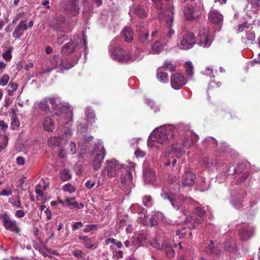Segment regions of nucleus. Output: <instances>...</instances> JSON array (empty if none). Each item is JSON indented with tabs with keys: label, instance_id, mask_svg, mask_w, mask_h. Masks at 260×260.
Instances as JSON below:
<instances>
[{
	"label": "nucleus",
	"instance_id": "9",
	"mask_svg": "<svg viewBox=\"0 0 260 260\" xmlns=\"http://www.w3.org/2000/svg\"><path fill=\"white\" fill-rule=\"evenodd\" d=\"M123 169L122 165L120 164L115 159L106 161V169L107 176L110 178L116 177L119 171Z\"/></svg>",
	"mask_w": 260,
	"mask_h": 260
},
{
	"label": "nucleus",
	"instance_id": "25",
	"mask_svg": "<svg viewBox=\"0 0 260 260\" xmlns=\"http://www.w3.org/2000/svg\"><path fill=\"white\" fill-rule=\"evenodd\" d=\"M77 43L75 42H69L67 43L62 48L61 52L62 54L68 55L70 53L73 52L77 46Z\"/></svg>",
	"mask_w": 260,
	"mask_h": 260
},
{
	"label": "nucleus",
	"instance_id": "10",
	"mask_svg": "<svg viewBox=\"0 0 260 260\" xmlns=\"http://www.w3.org/2000/svg\"><path fill=\"white\" fill-rule=\"evenodd\" d=\"M95 151H99L100 152L96 155L92 162V166L94 169L97 170L101 166L103 160L106 155V151L101 141H98L95 144Z\"/></svg>",
	"mask_w": 260,
	"mask_h": 260
},
{
	"label": "nucleus",
	"instance_id": "42",
	"mask_svg": "<svg viewBox=\"0 0 260 260\" xmlns=\"http://www.w3.org/2000/svg\"><path fill=\"white\" fill-rule=\"evenodd\" d=\"M138 34L148 30L147 25L144 22H140L136 26Z\"/></svg>",
	"mask_w": 260,
	"mask_h": 260
},
{
	"label": "nucleus",
	"instance_id": "35",
	"mask_svg": "<svg viewBox=\"0 0 260 260\" xmlns=\"http://www.w3.org/2000/svg\"><path fill=\"white\" fill-rule=\"evenodd\" d=\"M8 201L9 203H10L13 206L15 207L19 208H22V205L19 197L10 198L8 199Z\"/></svg>",
	"mask_w": 260,
	"mask_h": 260
},
{
	"label": "nucleus",
	"instance_id": "40",
	"mask_svg": "<svg viewBox=\"0 0 260 260\" xmlns=\"http://www.w3.org/2000/svg\"><path fill=\"white\" fill-rule=\"evenodd\" d=\"M62 190L64 191L69 192L70 193L75 192L76 187L70 183H67L62 186Z\"/></svg>",
	"mask_w": 260,
	"mask_h": 260
},
{
	"label": "nucleus",
	"instance_id": "34",
	"mask_svg": "<svg viewBox=\"0 0 260 260\" xmlns=\"http://www.w3.org/2000/svg\"><path fill=\"white\" fill-rule=\"evenodd\" d=\"M14 185H7L6 187L4 188L1 192L0 196H9L13 193Z\"/></svg>",
	"mask_w": 260,
	"mask_h": 260
},
{
	"label": "nucleus",
	"instance_id": "56",
	"mask_svg": "<svg viewBox=\"0 0 260 260\" xmlns=\"http://www.w3.org/2000/svg\"><path fill=\"white\" fill-rule=\"evenodd\" d=\"M185 229H186V228L183 227L181 230H178L176 233V235L178 236V237L180 238H183L185 234V232H184Z\"/></svg>",
	"mask_w": 260,
	"mask_h": 260
},
{
	"label": "nucleus",
	"instance_id": "14",
	"mask_svg": "<svg viewBox=\"0 0 260 260\" xmlns=\"http://www.w3.org/2000/svg\"><path fill=\"white\" fill-rule=\"evenodd\" d=\"M2 219L4 226L7 230L15 233H18L20 232V229L17 225L16 221L11 219L7 214L2 215Z\"/></svg>",
	"mask_w": 260,
	"mask_h": 260
},
{
	"label": "nucleus",
	"instance_id": "61",
	"mask_svg": "<svg viewBox=\"0 0 260 260\" xmlns=\"http://www.w3.org/2000/svg\"><path fill=\"white\" fill-rule=\"evenodd\" d=\"M213 69H211L209 67H207L205 69V70L203 72H202L203 74L204 75H205L206 76H211V75L213 74Z\"/></svg>",
	"mask_w": 260,
	"mask_h": 260
},
{
	"label": "nucleus",
	"instance_id": "19",
	"mask_svg": "<svg viewBox=\"0 0 260 260\" xmlns=\"http://www.w3.org/2000/svg\"><path fill=\"white\" fill-rule=\"evenodd\" d=\"M143 178L145 183H152L155 180V173L149 167H146L143 171Z\"/></svg>",
	"mask_w": 260,
	"mask_h": 260
},
{
	"label": "nucleus",
	"instance_id": "4",
	"mask_svg": "<svg viewBox=\"0 0 260 260\" xmlns=\"http://www.w3.org/2000/svg\"><path fill=\"white\" fill-rule=\"evenodd\" d=\"M116 39L113 40L109 46V51L111 53L112 58L119 62H132L141 58V54L139 51L135 52L134 56L131 55L128 52L124 51L119 47H116L112 52L113 47L115 45Z\"/></svg>",
	"mask_w": 260,
	"mask_h": 260
},
{
	"label": "nucleus",
	"instance_id": "48",
	"mask_svg": "<svg viewBox=\"0 0 260 260\" xmlns=\"http://www.w3.org/2000/svg\"><path fill=\"white\" fill-rule=\"evenodd\" d=\"M146 103L151 108L154 110V112H157L159 111L160 108L158 106H157L155 105L154 102L151 100L147 99L146 101Z\"/></svg>",
	"mask_w": 260,
	"mask_h": 260
},
{
	"label": "nucleus",
	"instance_id": "58",
	"mask_svg": "<svg viewBox=\"0 0 260 260\" xmlns=\"http://www.w3.org/2000/svg\"><path fill=\"white\" fill-rule=\"evenodd\" d=\"M8 139L7 136H5L4 142L0 144V152L2 151L7 146Z\"/></svg>",
	"mask_w": 260,
	"mask_h": 260
},
{
	"label": "nucleus",
	"instance_id": "28",
	"mask_svg": "<svg viewBox=\"0 0 260 260\" xmlns=\"http://www.w3.org/2000/svg\"><path fill=\"white\" fill-rule=\"evenodd\" d=\"M121 35L122 37H123L124 40L126 42H130L133 40V32L132 30V29L129 27H125L122 32Z\"/></svg>",
	"mask_w": 260,
	"mask_h": 260
},
{
	"label": "nucleus",
	"instance_id": "46",
	"mask_svg": "<svg viewBox=\"0 0 260 260\" xmlns=\"http://www.w3.org/2000/svg\"><path fill=\"white\" fill-rule=\"evenodd\" d=\"M12 47H10L3 54V57L6 61H10L12 57L11 52L12 50Z\"/></svg>",
	"mask_w": 260,
	"mask_h": 260
},
{
	"label": "nucleus",
	"instance_id": "5",
	"mask_svg": "<svg viewBox=\"0 0 260 260\" xmlns=\"http://www.w3.org/2000/svg\"><path fill=\"white\" fill-rule=\"evenodd\" d=\"M65 129L62 133L57 137H50L48 140V144L51 146H57L59 147L61 150L59 153V156L61 158H63L66 156V153L63 149V146L66 144L69 139L72 136V130L70 128L71 126L65 125L63 126Z\"/></svg>",
	"mask_w": 260,
	"mask_h": 260
},
{
	"label": "nucleus",
	"instance_id": "50",
	"mask_svg": "<svg viewBox=\"0 0 260 260\" xmlns=\"http://www.w3.org/2000/svg\"><path fill=\"white\" fill-rule=\"evenodd\" d=\"M162 217V214L161 213L157 212V215H153L150 219V222L151 224V225H154L157 224V221L155 219V218H157L158 219L161 218Z\"/></svg>",
	"mask_w": 260,
	"mask_h": 260
},
{
	"label": "nucleus",
	"instance_id": "1",
	"mask_svg": "<svg viewBox=\"0 0 260 260\" xmlns=\"http://www.w3.org/2000/svg\"><path fill=\"white\" fill-rule=\"evenodd\" d=\"M49 103L54 110V114L58 117L57 119L60 126H71L72 124V111L68 104L62 103L59 97H50L43 99L35 104V108L45 112L50 111Z\"/></svg>",
	"mask_w": 260,
	"mask_h": 260
},
{
	"label": "nucleus",
	"instance_id": "11",
	"mask_svg": "<svg viewBox=\"0 0 260 260\" xmlns=\"http://www.w3.org/2000/svg\"><path fill=\"white\" fill-rule=\"evenodd\" d=\"M195 44V37L193 33L187 32L184 34L180 40L179 47L183 50L192 48Z\"/></svg>",
	"mask_w": 260,
	"mask_h": 260
},
{
	"label": "nucleus",
	"instance_id": "43",
	"mask_svg": "<svg viewBox=\"0 0 260 260\" xmlns=\"http://www.w3.org/2000/svg\"><path fill=\"white\" fill-rule=\"evenodd\" d=\"M166 242L161 243V241L160 240H158L157 239H154L151 243V245L156 248L157 249H160L164 248V244H165Z\"/></svg>",
	"mask_w": 260,
	"mask_h": 260
},
{
	"label": "nucleus",
	"instance_id": "63",
	"mask_svg": "<svg viewBox=\"0 0 260 260\" xmlns=\"http://www.w3.org/2000/svg\"><path fill=\"white\" fill-rule=\"evenodd\" d=\"M135 154L137 157H143L145 155V153L139 148L136 150Z\"/></svg>",
	"mask_w": 260,
	"mask_h": 260
},
{
	"label": "nucleus",
	"instance_id": "53",
	"mask_svg": "<svg viewBox=\"0 0 260 260\" xmlns=\"http://www.w3.org/2000/svg\"><path fill=\"white\" fill-rule=\"evenodd\" d=\"M77 152V147L76 144L71 141L69 144V153L74 154Z\"/></svg>",
	"mask_w": 260,
	"mask_h": 260
},
{
	"label": "nucleus",
	"instance_id": "31",
	"mask_svg": "<svg viewBox=\"0 0 260 260\" xmlns=\"http://www.w3.org/2000/svg\"><path fill=\"white\" fill-rule=\"evenodd\" d=\"M164 245L163 249H164L167 256L169 258H172L175 256V252L172 248L167 243H165Z\"/></svg>",
	"mask_w": 260,
	"mask_h": 260
},
{
	"label": "nucleus",
	"instance_id": "18",
	"mask_svg": "<svg viewBox=\"0 0 260 260\" xmlns=\"http://www.w3.org/2000/svg\"><path fill=\"white\" fill-rule=\"evenodd\" d=\"M28 26L25 20L21 21L15 27L13 34V37L16 39L19 38L22 35L23 31L27 30Z\"/></svg>",
	"mask_w": 260,
	"mask_h": 260
},
{
	"label": "nucleus",
	"instance_id": "17",
	"mask_svg": "<svg viewBox=\"0 0 260 260\" xmlns=\"http://www.w3.org/2000/svg\"><path fill=\"white\" fill-rule=\"evenodd\" d=\"M78 1L79 0H70L69 1L66 11L70 16H75L78 14L79 11Z\"/></svg>",
	"mask_w": 260,
	"mask_h": 260
},
{
	"label": "nucleus",
	"instance_id": "7",
	"mask_svg": "<svg viewBox=\"0 0 260 260\" xmlns=\"http://www.w3.org/2000/svg\"><path fill=\"white\" fill-rule=\"evenodd\" d=\"M135 164L133 162H129L128 167L129 170H126L124 174H122L120 178V187L122 189H131L133 186V177L132 173L135 171Z\"/></svg>",
	"mask_w": 260,
	"mask_h": 260
},
{
	"label": "nucleus",
	"instance_id": "13",
	"mask_svg": "<svg viewBox=\"0 0 260 260\" xmlns=\"http://www.w3.org/2000/svg\"><path fill=\"white\" fill-rule=\"evenodd\" d=\"M199 37L200 46L204 48H207L211 45L212 37L211 35L209 34L208 29L203 28L201 30L199 34Z\"/></svg>",
	"mask_w": 260,
	"mask_h": 260
},
{
	"label": "nucleus",
	"instance_id": "60",
	"mask_svg": "<svg viewBox=\"0 0 260 260\" xmlns=\"http://www.w3.org/2000/svg\"><path fill=\"white\" fill-rule=\"evenodd\" d=\"M24 15L23 12H20L17 13L14 17L13 20L12 21V23H16L20 18L23 17Z\"/></svg>",
	"mask_w": 260,
	"mask_h": 260
},
{
	"label": "nucleus",
	"instance_id": "33",
	"mask_svg": "<svg viewBox=\"0 0 260 260\" xmlns=\"http://www.w3.org/2000/svg\"><path fill=\"white\" fill-rule=\"evenodd\" d=\"M157 79L160 82L165 83L168 82V75L166 73L162 72H158L157 74Z\"/></svg>",
	"mask_w": 260,
	"mask_h": 260
},
{
	"label": "nucleus",
	"instance_id": "37",
	"mask_svg": "<svg viewBox=\"0 0 260 260\" xmlns=\"http://www.w3.org/2000/svg\"><path fill=\"white\" fill-rule=\"evenodd\" d=\"M199 185L200 187V190L204 191L207 190L209 187V184L208 181H206V179L204 178H201L199 182Z\"/></svg>",
	"mask_w": 260,
	"mask_h": 260
},
{
	"label": "nucleus",
	"instance_id": "21",
	"mask_svg": "<svg viewBox=\"0 0 260 260\" xmlns=\"http://www.w3.org/2000/svg\"><path fill=\"white\" fill-rule=\"evenodd\" d=\"M195 174L189 171L186 172L183 176L182 179V184L184 186H190L194 183Z\"/></svg>",
	"mask_w": 260,
	"mask_h": 260
},
{
	"label": "nucleus",
	"instance_id": "2",
	"mask_svg": "<svg viewBox=\"0 0 260 260\" xmlns=\"http://www.w3.org/2000/svg\"><path fill=\"white\" fill-rule=\"evenodd\" d=\"M152 1L158 11V15L159 19L164 20L167 25L166 27L162 29L160 38L164 41L168 42L171 40L175 33V30L172 28L174 20V7L173 6H169L166 11H162L161 0H152Z\"/></svg>",
	"mask_w": 260,
	"mask_h": 260
},
{
	"label": "nucleus",
	"instance_id": "32",
	"mask_svg": "<svg viewBox=\"0 0 260 260\" xmlns=\"http://www.w3.org/2000/svg\"><path fill=\"white\" fill-rule=\"evenodd\" d=\"M72 175L70 171L67 169H63L60 172V179L64 181H68L71 179Z\"/></svg>",
	"mask_w": 260,
	"mask_h": 260
},
{
	"label": "nucleus",
	"instance_id": "26",
	"mask_svg": "<svg viewBox=\"0 0 260 260\" xmlns=\"http://www.w3.org/2000/svg\"><path fill=\"white\" fill-rule=\"evenodd\" d=\"M65 203L68 204V206L71 209H82L84 207L83 203H79L75 201L74 198H67L65 200Z\"/></svg>",
	"mask_w": 260,
	"mask_h": 260
},
{
	"label": "nucleus",
	"instance_id": "44",
	"mask_svg": "<svg viewBox=\"0 0 260 260\" xmlns=\"http://www.w3.org/2000/svg\"><path fill=\"white\" fill-rule=\"evenodd\" d=\"M146 211L145 209H143L141 213H139V221L142 223L146 224L147 217L145 213Z\"/></svg>",
	"mask_w": 260,
	"mask_h": 260
},
{
	"label": "nucleus",
	"instance_id": "38",
	"mask_svg": "<svg viewBox=\"0 0 260 260\" xmlns=\"http://www.w3.org/2000/svg\"><path fill=\"white\" fill-rule=\"evenodd\" d=\"M162 50V45L159 41L155 42L152 47L153 53H159Z\"/></svg>",
	"mask_w": 260,
	"mask_h": 260
},
{
	"label": "nucleus",
	"instance_id": "23",
	"mask_svg": "<svg viewBox=\"0 0 260 260\" xmlns=\"http://www.w3.org/2000/svg\"><path fill=\"white\" fill-rule=\"evenodd\" d=\"M206 248L207 251H209L211 253L218 254L220 251L221 250V246L222 245L221 244L216 245L215 247H214V244L212 241L211 240H207L205 242Z\"/></svg>",
	"mask_w": 260,
	"mask_h": 260
},
{
	"label": "nucleus",
	"instance_id": "22",
	"mask_svg": "<svg viewBox=\"0 0 260 260\" xmlns=\"http://www.w3.org/2000/svg\"><path fill=\"white\" fill-rule=\"evenodd\" d=\"M43 128L47 132H52L54 129V121L49 116L46 117L42 121Z\"/></svg>",
	"mask_w": 260,
	"mask_h": 260
},
{
	"label": "nucleus",
	"instance_id": "6",
	"mask_svg": "<svg viewBox=\"0 0 260 260\" xmlns=\"http://www.w3.org/2000/svg\"><path fill=\"white\" fill-rule=\"evenodd\" d=\"M161 197L164 200H168L173 208L176 210L181 208L183 203H189L191 201L190 198H185L182 195L177 196L172 192H168V190L166 188L162 189Z\"/></svg>",
	"mask_w": 260,
	"mask_h": 260
},
{
	"label": "nucleus",
	"instance_id": "36",
	"mask_svg": "<svg viewBox=\"0 0 260 260\" xmlns=\"http://www.w3.org/2000/svg\"><path fill=\"white\" fill-rule=\"evenodd\" d=\"M79 239L82 240L87 248H92L93 246V241L86 236H80Z\"/></svg>",
	"mask_w": 260,
	"mask_h": 260
},
{
	"label": "nucleus",
	"instance_id": "52",
	"mask_svg": "<svg viewBox=\"0 0 260 260\" xmlns=\"http://www.w3.org/2000/svg\"><path fill=\"white\" fill-rule=\"evenodd\" d=\"M36 143L35 140L31 139H27L24 142L23 146L25 148H29Z\"/></svg>",
	"mask_w": 260,
	"mask_h": 260
},
{
	"label": "nucleus",
	"instance_id": "27",
	"mask_svg": "<svg viewBox=\"0 0 260 260\" xmlns=\"http://www.w3.org/2000/svg\"><path fill=\"white\" fill-rule=\"evenodd\" d=\"M183 67L187 77L191 79L194 74V67L192 62L186 61L184 63Z\"/></svg>",
	"mask_w": 260,
	"mask_h": 260
},
{
	"label": "nucleus",
	"instance_id": "41",
	"mask_svg": "<svg viewBox=\"0 0 260 260\" xmlns=\"http://www.w3.org/2000/svg\"><path fill=\"white\" fill-rule=\"evenodd\" d=\"M193 143V141L188 137H184L182 140V145L183 147L188 148L190 147Z\"/></svg>",
	"mask_w": 260,
	"mask_h": 260
},
{
	"label": "nucleus",
	"instance_id": "3",
	"mask_svg": "<svg viewBox=\"0 0 260 260\" xmlns=\"http://www.w3.org/2000/svg\"><path fill=\"white\" fill-rule=\"evenodd\" d=\"M177 131L172 126L161 127L154 129L149 137L147 141L148 147L159 149V146L155 142L160 144H165L169 140L174 139Z\"/></svg>",
	"mask_w": 260,
	"mask_h": 260
},
{
	"label": "nucleus",
	"instance_id": "16",
	"mask_svg": "<svg viewBox=\"0 0 260 260\" xmlns=\"http://www.w3.org/2000/svg\"><path fill=\"white\" fill-rule=\"evenodd\" d=\"M201 14L199 9L192 6H186L184 10V15L187 20H191L198 18Z\"/></svg>",
	"mask_w": 260,
	"mask_h": 260
},
{
	"label": "nucleus",
	"instance_id": "8",
	"mask_svg": "<svg viewBox=\"0 0 260 260\" xmlns=\"http://www.w3.org/2000/svg\"><path fill=\"white\" fill-rule=\"evenodd\" d=\"M185 151L183 147L177 143H174L172 145V148L170 152L169 151L166 152L164 154V159L163 162L166 166H169L171 164V160L170 159L173 158L174 155L178 157L185 153Z\"/></svg>",
	"mask_w": 260,
	"mask_h": 260
},
{
	"label": "nucleus",
	"instance_id": "24",
	"mask_svg": "<svg viewBox=\"0 0 260 260\" xmlns=\"http://www.w3.org/2000/svg\"><path fill=\"white\" fill-rule=\"evenodd\" d=\"M130 16L136 14L139 17L143 18L146 16V12L140 6L131 8L129 12Z\"/></svg>",
	"mask_w": 260,
	"mask_h": 260
},
{
	"label": "nucleus",
	"instance_id": "15",
	"mask_svg": "<svg viewBox=\"0 0 260 260\" xmlns=\"http://www.w3.org/2000/svg\"><path fill=\"white\" fill-rule=\"evenodd\" d=\"M50 62L52 65V69H56L59 67L61 71L70 69L74 65V64H64L58 55H54L50 59Z\"/></svg>",
	"mask_w": 260,
	"mask_h": 260
},
{
	"label": "nucleus",
	"instance_id": "49",
	"mask_svg": "<svg viewBox=\"0 0 260 260\" xmlns=\"http://www.w3.org/2000/svg\"><path fill=\"white\" fill-rule=\"evenodd\" d=\"M19 126V121L17 116H11V127L13 129H15Z\"/></svg>",
	"mask_w": 260,
	"mask_h": 260
},
{
	"label": "nucleus",
	"instance_id": "20",
	"mask_svg": "<svg viewBox=\"0 0 260 260\" xmlns=\"http://www.w3.org/2000/svg\"><path fill=\"white\" fill-rule=\"evenodd\" d=\"M210 21L215 24H220L223 20L222 15L217 10H211L208 14Z\"/></svg>",
	"mask_w": 260,
	"mask_h": 260
},
{
	"label": "nucleus",
	"instance_id": "57",
	"mask_svg": "<svg viewBox=\"0 0 260 260\" xmlns=\"http://www.w3.org/2000/svg\"><path fill=\"white\" fill-rule=\"evenodd\" d=\"M195 213L198 216L202 217L204 214L205 211L204 210L202 209L200 207H197L195 210Z\"/></svg>",
	"mask_w": 260,
	"mask_h": 260
},
{
	"label": "nucleus",
	"instance_id": "51",
	"mask_svg": "<svg viewBox=\"0 0 260 260\" xmlns=\"http://www.w3.org/2000/svg\"><path fill=\"white\" fill-rule=\"evenodd\" d=\"M85 115L89 119H92L95 117V115L92 109L90 107L86 108L85 111Z\"/></svg>",
	"mask_w": 260,
	"mask_h": 260
},
{
	"label": "nucleus",
	"instance_id": "54",
	"mask_svg": "<svg viewBox=\"0 0 260 260\" xmlns=\"http://www.w3.org/2000/svg\"><path fill=\"white\" fill-rule=\"evenodd\" d=\"M164 67L165 69L168 70L170 71H173L175 69V66L169 61L165 62Z\"/></svg>",
	"mask_w": 260,
	"mask_h": 260
},
{
	"label": "nucleus",
	"instance_id": "59",
	"mask_svg": "<svg viewBox=\"0 0 260 260\" xmlns=\"http://www.w3.org/2000/svg\"><path fill=\"white\" fill-rule=\"evenodd\" d=\"M249 28V25H248L246 23H245L243 24L240 25L239 26V28L237 29L238 32H241L243 31L246 28Z\"/></svg>",
	"mask_w": 260,
	"mask_h": 260
},
{
	"label": "nucleus",
	"instance_id": "29",
	"mask_svg": "<svg viewBox=\"0 0 260 260\" xmlns=\"http://www.w3.org/2000/svg\"><path fill=\"white\" fill-rule=\"evenodd\" d=\"M253 232L252 228L247 227L240 232V237L243 240H247L252 236Z\"/></svg>",
	"mask_w": 260,
	"mask_h": 260
},
{
	"label": "nucleus",
	"instance_id": "64",
	"mask_svg": "<svg viewBox=\"0 0 260 260\" xmlns=\"http://www.w3.org/2000/svg\"><path fill=\"white\" fill-rule=\"evenodd\" d=\"M83 225V223L81 221L76 222L72 226V229L73 231H76L80 227Z\"/></svg>",
	"mask_w": 260,
	"mask_h": 260
},
{
	"label": "nucleus",
	"instance_id": "55",
	"mask_svg": "<svg viewBox=\"0 0 260 260\" xmlns=\"http://www.w3.org/2000/svg\"><path fill=\"white\" fill-rule=\"evenodd\" d=\"M36 192L40 197L44 196V190L42 188L41 184H38L35 188Z\"/></svg>",
	"mask_w": 260,
	"mask_h": 260
},
{
	"label": "nucleus",
	"instance_id": "47",
	"mask_svg": "<svg viewBox=\"0 0 260 260\" xmlns=\"http://www.w3.org/2000/svg\"><path fill=\"white\" fill-rule=\"evenodd\" d=\"M10 79L9 76L7 74H4L0 79V86H6Z\"/></svg>",
	"mask_w": 260,
	"mask_h": 260
},
{
	"label": "nucleus",
	"instance_id": "12",
	"mask_svg": "<svg viewBox=\"0 0 260 260\" xmlns=\"http://www.w3.org/2000/svg\"><path fill=\"white\" fill-rule=\"evenodd\" d=\"M170 82L173 88L178 90L186 84L187 80L183 75L175 73L171 76Z\"/></svg>",
	"mask_w": 260,
	"mask_h": 260
},
{
	"label": "nucleus",
	"instance_id": "30",
	"mask_svg": "<svg viewBox=\"0 0 260 260\" xmlns=\"http://www.w3.org/2000/svg\"><path fill=\"white\" fill-rule=\"evenodd\" d=\"M221 245V248L223 247L224 250L232 252H234L236 250V246L234 240H228Z\"/></svg>",
	"mask_w": 260,
	"mask_h": 260
},
{
	"label": "nucleus",
	"instance_id": "62",
	"mask_svg": "<svg viewBox=\"0 0 260 260\" xmlns=\"http://www.w3.org/2000/svg\"><path fill=\"white\" fill-rule=\"evenodd\" d=\"M246 39L248 41H253L255 39V34L253 31H249L247 34Z\"/></svg>",
	"mask_w": 260,
	"mask_h": 260
},
{
	"label": "nucleus",
	"instance_id": "45",
	"mask_svg": "<svg viewBox=\"0 0 260 260\" xmlns=\"http://www.w3.org/2000/svg\"><path fill=\"white\" fill-rule=\"evenodd\" d=\"M215 162L209 158H205L203 159V165L206 168H210L213 166Z\"/></svg>",
	"mask_w": 260,
	"mask_h": 260
},
{
	"label": "nucleus",
	"instance_id": "39",
	"mask_svg": "<svg viewBox=\"0 0 260 260\" xmlns=\"http://www.w3.org/2000/svg\"><path fill=\"white\" fill-rule=\"evenodd\" d=\"M149 35V34L148 30L142 33L139 34L138 35L140 42L144 44H147L148 43L147 40Z\"/></svg>",
	"mask_w": 260,
	"mask_h": 260
}]
</instances>
